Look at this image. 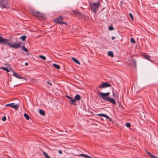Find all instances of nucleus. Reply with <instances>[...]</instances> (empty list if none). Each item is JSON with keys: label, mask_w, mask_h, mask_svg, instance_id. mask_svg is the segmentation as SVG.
Wrapping results in <instances>:
<instances>
[{"label": "nucleus", "mask_w": 158, "mask_h": 158, "mask_svg": "<svg viewBox=\"0 0 158 158\" xmlns=\"http://www.w3.org/2000/svg\"><path fill=\"white\" fill-rule=\"evenodd\" d=\"M126 126L127 127H130L131 126V124L129 123H126Z\"/></svg>", "instance_id": "nucleus-33"}, {"label": "nucleus", "mask_w": 158, "mask_h": 158, "mask_svg": "<svg viewBox=\"0 0 158 158\" xmlns=\"http://www.w3.org/2000/svg\"><path fill=\"white\" fill-rule=\"evenodd\" d=\"M115 92L117 93V94H118V92L116 91H115Z\"/></svg>", "instance_id": "nucleus-47"}, {"label": "nucleus", "mask_w": 158, "mask_h": 158, "mask_svg": "<svg viewBox=\"0 0 158 158\" xmlns=\"http://www.w3.org/2000/svg\"><path fill=\"white\" fill-rule=\"evenodd\" d=\"M0 68L6 71L7 73L9 72V69L8 68L5 67H4L2 66L1 67H0Z\"/></svg>", "instance_id": "nucleus-21"}, {"label": "nucleus", "mask_w": 158, "mask_h": 158, "mask_svg": "<svg viewBox=\"0 0 158 158\" xmlns=\"http://www.w3.org/2000/svg\"><path fill=\"white\" fill-rule=\"evenodd\" d=\"M100 6V3L99 2L92 3L90 6V8L94 13H96Z\"/></svg>", "instance_id": "nucleus-5"}, {"label": "nucleus", "mask_w": 158, "mask_h": 158, "mask_svg": "<svg viewBox=\"0 0 158 158\" xmlns=\"http://www.w3.org/2000/svg\"><path fill=\"white\" fill-rule=\"evenodd\" d=\"M69 104L70 105H77L76 102L74 98H71L70 99H69Z\"/></svg>", "instance_id": "nucleus-13"}, {"label": "nucleus", "mask_w": 158, "mask_h": 158, "mask_svg": "<svg viewBox=\"0 0 158 158\" xmlns=\"http://www.w3.org/2000/svg\"><path fill=\"white\" fill-rule=\"evenodd\" d=\"M29 11L31 14L35 17L41 18L44 19H45L46 18L44 14L36 11L33 9H30Z\"/></svg>", "instance_id": "nucleus-3"}, {"label": "nucleus", "mask_w": 158, "mask_h": 158, "mask_svg": "<svg viewBox=\"0 0 158 158\" xmlns=\"http://www.w3.org/2000/svg\"><path fill=\"white\" fill-rule=\"evenodd\" d=\"M130 41L132 43H135V40H134V39L132 37L131 38V39Z\"/></svg>", "instance_id": "nucleus-32"}, {"label": "nucleus", "mask_w": 158, "mask_h": 158, "mask_svg": "<svg viewBox=\"0 0 158 158\" xmlns=\"http://www.w3.org/2000/svg\"><path fill=\"white\" fill-rule=\"evenodd\" d=\"M39 113L40 114L42 115H44L45 114L44 111L41 109H40L39 110Z\"/></svg>", "instance_id": "nucleus-25"}, {"label": "nucleus", "mask_w": 158, "mask_h": 158, "mask_svg": "<svg viewBox=\"0 0 158 158\" xmlns=\"http://www.w3.org/2000/svg\"><path fill=\"white\" fill-rule=\"evenodd\" d=\"M0 35H1V34H0Z\"/></svg>", "instance_id": "nucleus-52"}, {"label": "nucleus", "mask_w": 158, "mask_h": 158, "mask_svg": "<svg viewBox=\"0 0 158 158\" xmlns=\"http://www.w3.org/2000/svg\"><path fill=\"white\" fill-rule=\"evenodd\" d=\"M71 11L73 12L74 13V14H75V15H78V16H82L83 15H84L82 13H81L80 12H78V11H76L75 10H71Z\"/></svg>", "instance_id": "nucleus-15"}, {"label": "nucleus", "mask_w": 158, "mask_h": 158, "mask_svg": "<svg viewBox=\"0 0 158 158\" xmlns=\"http://www.w3.org/2000/svg\"><path fill=\"white\" fill-rule=\"evenodd\" d=\"M2 49L3 50V48L2 47Z\"/></svg>", "instance_id": "nucleus-50"}, {"label": "nucleus", "mask_w": 158, "mask_h": 158, "mask_svg": "<svg viewBox=\"0 0 158 158\" xmlns=\"http://www.w3.org/2000/svg\"><path fill=\"white\" fill-rule=\"evenodd\" d=\"M110 94V93L109 92L104 93L100 92L98 93V96L99 97L102 98L104 101L109 102L116 105V103L115 100L113 98L108 97Z\"/></svg>", "instance_id": "nucleus-2"}, {"label": "nucleus", "mask_w": 158, "mask_h": 158, "mask_svg": "<svg viewBox=\"0 0 158 158\" xmlns=\"http://www.w3.org/2000/svg\"><path fill=\"white\" fill-rule=\"evenodd\" d=\"M81 97L80 95L78 94H76V95L75 96L74 98L76 102L80 101L81 99Z\"/></svg>", "instance_id": "nucleus-16"}, {"label": "nucleus", "mask_w": 158, "mask_h": 158, "mask_svg": "<svg viewBox=\"0 0 158 158\" xmlns=\"http://www.w3.org/2000/svg\"><path fill=\"white\" fill-rule=\"evenodd\" d=\"M25 65H26V66H28V63L27 62H26L25 63Z\"/></svg>", "instance_id": "nucleus-40"}, {"label": "nucleus", "mask_w": 158, "mask_h": 158, "mask_svg": "<svg viewBox=\"0 0 158 158\" xmlns=\"http://www.w3.org/2000/svg\"><path fill=\"white\" fill-rule=\"evenodd\" d=\"M114 29V27L112 26H110L108 27V30L110 31H113Z\"/></svg>", "instance_id": "nucleus-28"}, {"label": "nucleus", "mask_w": 158, "mask_h": 158, "mask_svg": "<svg viewBox=\"0 0 158 158\" xmlns=\"http://www.w3.org/2000/svg\"><path fill=\"white\" fill-rule=\"evenodd\" d=\"M146 152L150 156H151L152 158V156H155V155L151 154L150 152L147 151H146Z\"/></svg>", "instance_id": "nucleus-31"}, {"label": "nucleus", "mask_w": 158, "mask_h": 158, "mask_svg": "<svg viewBox=\"0 0 158 158\" xmlns=\"http://www.w3.org/2000/svg\"><path fill=\"white\" fill-rule=\"evenodd\" d=\"M78 156H82L83 157H85L86 158H92L91 157H90L87 155H85V154H80V155H78Z\"/></svg>", "instance_id": "nucleus-19"}, {"label": "nucleus", "mask_w": 158, "mask_h": 158, "mask_svg": "<svg viewBox=\"0 0 158 158\" xmlns=\"http://www.w3.org/2000/svg\"><path fill=\"white\" fill-rule=\"evenodd\" d=\"M142 56L145 59H147L148 60L150 61L151 62L153 63L154 62L153 60H152L150 58V56L149 55H147L145 53H142L141 54Z\"/></svg>", "instance_id": "nucleus-11"}, {"label": "nucleus", "mask_w": 158, "mask_h": 158, "mask_svg": "<svg viewBox=\"0 0 158 158\" xmlns=\"http://www.w3.org/2000/svg\"><path fill=\"white\" fill-rule=\"evenodd\" d=\"M53 66L54 68H56L57 69H60V66L59 65L56 64H53Z\"/></svg>", "instance_id": "nucleus-20"}, {"label": "nucleus", "mask_w": 158, "mask_h": 158, "mask_svg": "<svg viewBox=\"0 0 158 158\" xmlns=\"http://www.w3.org/2000/svg\"><path fill=\"white\" fill-rule=\"evenodd\" d=\"M63 18L62 16H59L58 18H56L54 20V22L59 24H62Z\"/></svg>", "instance_id": "nucleus-9"}, {"label": "nucleus", "mask_w": 158, "mask_h": 158, "mask_svg": "<svg viewBox=\"0 0 158 158\" xmlns=\"http://www.w3.org/2000/svg\"><path fill=\"white\" fill-rule=\"evenodd\" d=\"M23 116L26 119L28 120L29 119V118H30L29 116L26 113H25L23 114Z\"/></svg>", "instance_id": "nucleus-26"}, {"label": "nucleus", "mask_w": 158, "mask_h": 158, "mask_svg": "<svg viewBox=\"0 0 158 158\" xmlns=\"http://www.w3.org/2000/svg\"><path fill=\"white\" fill-rule=\"evenodd\" d=\"M152 158H157V157L155 156H152Z\"/></svg>", "instance_id": "nucleus-45"}, {"label": "nucleus", "mask_w": 158, "mask_h": 158, "mask_svg": "<svg viewBox=\"0 0 158 158\" xmlns=\"http://www.w3.org/2000/svg\"><path fill=\"white\" fill-rule=\"evenodd\" d=\"M27 36L25 35H23L19 37V39H21L23 41L25 40Z\"/></svg>", "instance_id": "nucleus-22"}, {"label": "nucleus", "mask_w": 158, "mask_h": 158, "mask_svg": "<svg viewBox=\"0 0 158 158\" xmlns=\"http://www.w3.org/2000/svg\"><path fill=\"white\" fill-rule=\"evenodd\" d=\"M43 153L44 155L45 158H51L44 151H43Z\"/></svg>", "instance_id": "nucleus-27"}, {"label": "nucleus", "mask_w": 158, "mask_h": 158, "mask_svg": "<svg viewBox=\"0 0 158 158\" xmlns=\"http://www.w3.org/2000/svg\"><path fill=\"white\" fill-rule=\"evenodd\" d=\"M10 81H11V78L10 79Z\"/></svg>", "instance_id": "nucleus-49"}, {"label": "nucleus", "mask_w": 158, "mask_h": 158, "mask_svg": "<svg viewBox=\"0 0 158 158\" xmlns=\"http://www.w3.org/2000/svg\"><path fill=\"white\" fill-rule=\"evenodd\" d=\"M6 116L2 118V121H5L6 120Z\"/></svg>", "instance_id": "nucleus-37"}, {"label": "nucleus", "mask_w": 158, "mask_h": 158, "mask_svg": "<svg viewBox=\"0 0 158 158\" xmlns=\"http://www.w3.org/2000/svg\"><path fill=\"white\" fill-rule=\"evenodd\" d=\"M129 16L131 18V20L132 21H133L134 20V19L132 14L131 13H130L129 14Z\"/></svg>", "instance_id": "nucleus-30"}, {"label": "nucleus", "mask_w": 158, "mask_h": 158, "mask_svg": "<svg viewBox=\"0 0 158 158\" xmlns=\"http://www.w3.org/2000/svg\"><path fill=\"white\" fill-rule=\"evenodd\" d=\"M65 96L67 98L69 99H70L72 98V97H70V96H69L68 95H65Z\"/></svg>", "instance_id": "nucleus-36"}, {"label": "nucleus", "mask_w": 158, "mask_h": 158, "mask_svg": "<svg viewBox=\"0 0 158 158\" xmlns=\"http://www.w3.org/2000/svg\"><path fill=\"white\" fill-rule=\"evenodd\" d=\"M112 89H113V90L112 91V92L113 93V96H116V95L117 94L116 93H114V89L113 88V87H112Z\"/></svg>", "instance_id": "nucleus-34"}, {"label": "nucleus", "mask_w": 158, "mask_h": 158, "mask_svg": "<svg viewBox=\"0 0 158 158\" xmlns=\"http://www.w3.org/2000/svg\"><path fill=\"white\" fill-rule=\"evenodd\" d=\"M20 48L22 50L26 52H27L28 51V49L25 46V43L23 44V45L21 46Z\"/></svg>", "instance_id": "nucleus-17"}, {"label": "nucleus", "mask_w": 158, "mask_h": 158, "mask_svg": "<svg viewBox=\"0 0 158 158\" xmlns=\"http://www.w3.org/2000/svg\"><path fill=\"white\" fill-rule=\"evenodd\" d=\"M13 75L17 78L24 79L26 81V78L21 76V75L19 74L17 72H14V73L13 74Z\"/></svg>", "instance_id": "nucleus-10"}, {"label": "nucleus", "mask_w": 158, "mask_h": 158, "mask_svg": "<svg viewBox=\"0 0 158 158\" xmlns=\"http://www.w3.org/2000/svg\"><path fill=\"white\" fill-rule=\"evenodd\" d=\"M39 57L42 59L43 60H46V57L45 56L43 55H39Z\"/></svg>", "instance_id": "nucleus-24"}, {"label": "nucleus", "mask_w": 158, "mask_h": 158, "mask_svg": "<svg viewBox=\"0 0 158 158\" xmlns=\"http://www.w3.org/2000/svg\"><path fill=\"white\" fill-rule=\"evenodd\" d=\"M111 85L110 83L107 82H103L98 86V87L100 89H103L108 87H110Z\"/></svg>", "instance_id": "nucleus-8"}, {"label": "nucleus", "mask_w": 158, "mask_h": 158, "mask_svg": "<svg viewBox=\"0 0 158 158\" xmlns=\"http://www.w3.org/2000/svg\"><path fill=\"white\" fill-rule=\"evenodd\" d=\"M9 68L8 69H9V70H12V72H14V70H13L12 69H11V68L10 67V65H9Z\"/></svg>", "instance_id": "nucleus-35"}, {"label": "nucleus", "mask_w": 158, "mask_h": 158, "mask_svg": "<svg viewBox=\"0 0 158 158\" xmlns=\"http://www.w3.org/2000/svg\"><path fill=\"white\" fill-rule=\"evenodd\" d=\"M58 152H59V153H60V154H61V153H62L61 151V150H59V151H58Z\"/></svg>", "instance_id": "nucleus-41"}, {"label": "nucleus", "mask_w": 158, "mask_h": 158, "mask_svg": "<svg viewBox=\"0 0 158 158\" xmlns=\"http://www.w3.org/2000/svg\"><path fill=\"white\" fill-rule=\"evenodd\" d=\"M127 63L128 65H130L131 67L133 64L135 68H137L136 62L135 59L132 58L130 59V60H128Z\"/></svg>", "instance_id": "nucleus-7"}, {"label": "nucleus", "mask_w": 158, "mask_h": 158, "mask_svg": "<svg viewBox=\"0 0 158 158\" xmlns=\"http://www.w3.org/2000/svg\"><path fill=\"white\" fill-rule=\"evenodd\" d=\"M9 103L5 105V107H8V106H9Z\"/></svg>", "instance_id": "nucleus-42"}, {"label": "nucleus", "mask_w": 158, "mask_h": 158, "mask_svg": "<svg viewBox=\"0 0 158 158\" xmlns=\"http://www.w3.org/2000/svg\"><path fill=\"white\" fill-rule=\"evenodd\" d=\"M108 56L113 57L114 56V53L112 51H109L108 52Z\"/></svg>", "instance_id": "nucleus-23"}, {"label": "nucleus", "mask_w": 158, "mask_h": 158, "mask_svg": "<svg viewBox=\"0 0 158 158\" xmlns=\"http://www.w3.org/2000/svg\"><path fill=\"white\" fill-rule=\"evenodd\" d=\"M101 109H104V108H102Z\"/></svg>", "instance_id": "nucleus-51"}, {"label": "nucleus", "mask_w": 158, "mask_h": 158, "mask_svg": "<svg viewBox=\"0 0 158 158\" xmlns=\"http://www.w3.org/2000/svg\"><path fill=\"white\" fill-rule=\"evenodd\" d=\"M62 24H65L66 26H68V24H67V23H66L65 22H64L63 21H62Z\"/></svg>", "instance_id": "nucleus-38"}, {"label": "nucleus", "mask_w": 158, "mask_h": 158, "mask_svg": "<svg viewBox=\"0 0 158 158\" xmlns=\"http://www.w3.org/2000/svg\"><path fill=\"white\" fill-rule=\"evenodd\" d=\"M10 7L9 0H0V7L8 9Z\"/></svg>", "instance_id": "nucleus-4"}, {"label": "nucleus", "mask_w": 158, "mask_h": 158, "mask_svg": "<svg viewBox=\"0 0 158 158\" xmlns=\"http://www.w3.org/2000/svg\"><path fill=\"white\" fill-rule=\"evenodd\" d=\"M20 85H15L14 86V87H17V86H19Z\"/></svg>", "instance_id": "nucleus-43"}, {"label": "nucleus", "mask_w": 158, "mask_h": 158, "mask_svg": "<svg viewBox=\"0 0 158 158\" xmlns=\"http://www.w3.org/2000/svg\"><path fill=\"white\" fill-rule=\"evenodd\" d=\"M9 39L4 38L1 36H0V44H2L4 46H10L15 49H17L20 48L21 45H23V44L22 42H15V43H12L10 42Z\"/></svg>", "instance_id": "nucleus-1"}, {"label": "nucleus", "mask_w": 158, "mask_h": 158, "mask_svg": "<svg viewBox=\"0 0 158 158\" xmlns=\"http://www.w3.org/2000/svg\"><path fill=\"white\" fill-rule=\"evenodd\" d=\"M118 105L119 108H122L123 109H124V108L123 107L121 102H118Z\"/></svg>", "instance_id": "nucleus-29"}, {"label": "nucleus", "mask_w": 158, "mask_h": 158, "mask_svg": "<svg viewBox=\"0 0 158 158\" xmlns=\"http://www.w3.org/2000/svg\"><path fill=\"white\" fill-rule=\"evenodd\" d=\"M97 116L100 117H105L107 119H109L110 121H111V118L106 114H99L97 115Z\"/></svg>", "instance_id": "nucleus-14"}, {"label": "nucleus", "mask_w": 158, "mask_h": 158, "mask_svg": "<svg viewBox=\"0 0 158 158\" xmlns=\"http://www.w3.org/2000/svg\"><path fill=\"white\" fill-rule=\"evenodd\" d=\"M71 59L75 63L78 64H80V62L76 58L73 57H72Z\"/></svg>", "instance_id": "nucleus-18"}, {"label": "nucleus", "mask_w": 158, "mask_h": 158, "mask_svg": "<svg viewBox=\"0 0 158 158\" xmlns=\"http://www.w3.org/2000/svg\"><path fill=\"white\" fill-rule=\"evenodd\" d=\"M101 119L102 120H103V118H101Z\"/></svg>", "instance_id": "nucleus-48"}, {"label": "nucleus", "mask_w": 158, "mask_h": 158, "mask_svg": "<svg viewBox=\"0 0 158 158\" xmlns=\"http://www.w3.org/2000/svg\"><path fill=\"white\" fill-rule=\"evenodd\" d=\"M100 17L103 21L108 20V15L105 13H102L100 15Z\"/></svg>", "instance_id": "nucleus-12"}, {"label": "nucleus", "mask_w": 158, "mask_h": 158, "mask_svg": "<svg viewBox=\"0 0 158 158\" xmlns=\"http://www.w3.org/2000/svg\"><path fill=\"white\" fill-rule=\"evenodd\" d=\"M20 104V102L19 100H18V102L17 103L13 102L9 103V107L13 109H18L19 107Z\"/></svg>", "instance_id": "nucleus-6"}, {"label": "nucleus", "mask_w": 158, "mask_h": 158, "mask_svg": "<svg viewBox=\"0 0 158 158\" xmlns=\"http://www.w3.org/2000/svg\"><path fill=\"white\" fill-rule=\"evenodd\" d=\"M30 54L29 53V52H28L27 53V55H28V56L29 55H30Z\"/></svg>", "instance_id": "nucleus-46"}, {"label": "nucleus", "mask_w": 158, "mask_h": 158, "mask_svg": "<svg viewBox=\"0 0 158 158\" xmlns=\"http://www.w3.org/2000/svg\"><path fill=\"white\" fill-rule=\"evenodd\" d=\"M47 83L48 84H49L51 86H52V84L49 81H48L47 82Z\"/></svg>", "instance_id": "nucleus-39"}, {"label": "nucleus", "mask_w": 158, "mask_h": 158, "mask_svg": "<svg viewBox=\"0 0 158 158\" xmlns=\"http://www.w3.org/2000/svg\"><path fill=\"white\" fill-rule=\"evenodd\" d=\"M114 39H115V37H114L112 36L111 37V39H112V40H114Z\"/></svg>", "instance_id": "nucleus-44"}]
</instances>
